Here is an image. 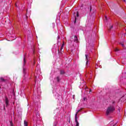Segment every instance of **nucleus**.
<instances>
[{
	"label": "nucleus",
	"instance_id": "obj_1",
	"mask_svg": "<svg viewBox=\"0 0 126 126\" xmlns=\"http://www.w3.org/2000/svg\"><path fill=\"white\" fill-rule=\"evenodd\" d=\"M115 110V107L113 106H110L106 110V116H109L111 113H113Z\"/></svg>",
	"mask_w": 126,
	"mask_h": 126
},
{
	"label": "nucleus",
	"instance_id": "obj_2",
	"mask_svg": "<svg viewBox=\"0 0 126 126\" xmlns=\"http://www.w3.org/2000/svg\"><path fill=\"white\" fill-rule=\"evenodd\" d=\"M75 121L76 123V126H79V123H78V121L77 120V114L75 115Z\"/></svg>",
	"mask_w": 126,
	"mask_h": 126
},
{
	"label": "nucleus",
	"instance_id": "obj_3",
	"mask_svg": "<svg viewBox=\"0 0 126 126\" xmlns=\"http://www.w3.org/2000/svg\"><path fill=\"white\" fill-rule=\"evenodd\" d=\"M5 104H6V107H7L8 106L9 101L8 100V98H7V97H6L5 98Z\"/></svg>",
	"mask_w": 126,
	"mask_h": 126
},
{
	"label": "nucleus",
	"instance_id": "obj_4",
	"mask_svg": "<svg viewBox=\"0 0 126 126\" xmlns=\"http://www.w3.org/2000/svg\"><path fill=\"white\" fill-rule=\"evenodd\" d=\"M76 15H77V17H75V21L74 22V23H76V19H77V17H79V13H78V12H77Z\"/></svg>",
	"mask_w": 126,
	"mask_h": 126
},
{
	"label": "nucleus",
	"instance_id": "obj_5",
	"mask_svg": "<svg viewBox=\"0 0 126 126\" xmlns=\"http://www.w3.org/2000/svg\"><path fill=\"white\" fill-rule=\"evenodd\" d=\"M74 42H75L76 43H78V38H77V36L76 35L74 36Z\"/></svg>",
	"mask_w": 126,
	"mask_h": 126
},
{
	"label": "nucleus",
	"instance_id": "obj_6",
	"mask_svg": "<svg viewBox=\"0 0 126 126\" xmlns=\"http://www.w3.org/2000/svg\"><path fill=\"white\" fill-rule=\"evenodd\" d=\"M0 82L5 83V82H6V80L4 79V78H3V77H1L0 78Z\"/></svg>",
	"mask_w": 126,
	"mask_h": 126
},
{
	"label": "nucleus",
	"instance_id": "obj_7",
	"mask_svg": "<svg viewBox=\"0 0 126 126\" xmlns=\"http://www.w3.org/2000/svg\"><path fill=\"white\" fill-rule=\"evenodd\" d=\"M65 72L63 70H60V74L61 75H63L64 74Z\"/></svg>",
	"mask_w": 126,
	"mask_h": 126
},
{
	"label": "nucleus",
	"instance_id": "obj_8",
	"mask_svg": "<svg viewBox=\"0 0 126 126\" xmlns=\"http://www.w3.org/2000/svg\"><path fill=\"white\" fill-rule=\"evenodd\" d=\"M28 123L26 121H24V126H28Z\"/></svg>",
	"mask_w": 126,
	"mask_h": 126
},
{
	"label": "nucleus",
	"instance_id": "obj_9",
	"mask_svg": "<svg viewBox=\"0 0 126 126\" xmlns=\"http://www.w3.org/2000/svg\"><path fill=\"white\" fill-rule=\"evenodd\" d=\"M26 63V60L25 59V55L24 56V64Z\"/></svg>",
	"mask_w": 126,
	"mask_h": 126
},
{
	"label": "nucleus",
	"instance_id": "obj_10",
	"mask_svg": "<svg viewBox=\"0 0 126 126\" xmlns=\"http://www.w3.org/2000/svg\"><path fill=\"white\" fill-rule=\"evenodd\" d=\"M57 81H58V82H60V80H61V79H60V77H57L56 78Z\"/></svg>",
	"mask_w": 126,
	"mask_h": 126
},
{
	"label": "nucleus",
	"instance_id": "obj_11",
	"mask_svg": "<svg viewBox=\"0 0 126 126\" xmlns=\"http://www.w3.org/2000/svg\"><path fill=\"white\" fill-rule=\"evenodd\" d=\"M113 28V26H109V28L108 29V31H111V29H112Z\"/></svg>",
	"mask_w": 126,
	"mask_h": 126
},
{
	"label": "nucleus",
	"instance_id": "obj_12",
	"mask_svg": "<svg viewBox=\"0 0 126 126\" xmlns=\"http://www.w3.org/2000/svg\"><path fill=\"white\" fill-rule=\"evenodd\" d=\"M114 51L115 52H119V51H120V49L117 48H115V49H114Z\"/></svg>",
	"mask_w": 126,
	"mask_h": 126
},
{
	"label": "nucleus",
	"instance_id": "obj_13",
	"mask_svg": "<svg viewBox=\"0 0 126 126\" xmlns=\"http://www.w3.org/2000/svg\"><path fill=\"white\" fill-rule=\"evenodd\" d=\"M63 48H60V53H62V52H63Z\"/></svg>",
	"mask_w": 126,
	"mask_h": 126
},
{
	"label": "nucleus",
	"instance_id": "obj_14",
	"mask_svg": "<svg viewBox=\"0 0 126 126\" xmlns=\"http://www.w3.org/2000/svg\"><path fill=\"white\" fill-rule=\"evenodd\" d=\"M64 46V42H63V43L62 44V46H61V48H63Z\"/></svg>",
	"mask_w": 126,
	"mask_h": 126
},
{
	"label": "nucleus",
	"instance_id": "obj_15",
	"mask_svg": "<svg viewBox=\"0 0 126 126\" xmlns=\"http://www.w3.org/2000/svg\"><path fill=\"white\" fill-rule=\"evenodd\" d=\"M85 57H86V59L87 61H88V55L87 54L85 55Z\"/></svg>",
	"mask_w": 126,
	"mask_h": 126
},
{
	"label": "nucleus",
	"instance_id": "obj_16",
	"mask_svg": "<svg viewBox=\"0 0 126 126\" xmlns=\"http://www.w3.org/2000/svg\"><path fill=\"white\" fill-rule=\"evenodd\" d=\"M79 112H80V110H79L76 113V115H77V114H78V113H79Z\"/></svg>",
	"mask_w": 126,
	"mask_h": 126
},
{
	"label": "nucleus",
	"instance_id": "obj_17",
	"mask_svg": "<svg viewBox=\"0 0 126 126\" xmlns=\"http://www.w3.org/2000/svg\"><path fill=\"white\" fill-rule=\"evenodd\" d=\"M112 5H113V4L111 3L110 5V7L111 8H112V9H113V7H112Z\"/></svg>",
	"mask_w": 126,
	"mask_h": 126
},
{
	"label": "nucleus",
	"instance_id": "obj_18",
	"mask_svg": "<svg viewBox=\"0 0 126 126\" xmlns=\"http://www.w3.org/2000/svg\"><path fill=\"white\" fill-rule=\"evenodd\" d=\"M26 70V69L24 68L23 71V73H25Z\"/></svg>",
	"mask_w": 126,
	"mask_h": 126
},
{
	"label": "nucleus",
	"instance_id": "obj_19",
	"mask_svg": "<svg viewBox=\"0 0 126 126\" xmlns=\"http://www.w3.org/2000/svg\"><path fill=\"white\" fill-rule=\"evenodd\" d=\"M83 100L84 101H86V100H87V98H86V97H84Z\"/></svg>",
	"mask_w": 126,
	"mask_h": 126
},
{
	"label": "nucleus",
	"instance_id": "obj_20",
	"mask_svg": "<svg viewBox=\"0 0 126 126\" xmlns=\"http://www.w3.org/2000/svg\"><path fill=\"white\" fill-rule=\"evenodd\" d=\"M121 45L122 46V47H125V44L124 43H121Z\"/></svg>",
	"mask_w": 126,
	"mask_h": 126
},
{
	"label": "nucleus",
	"instance_id": "obj_21",
	"mask_svg": "<svg viewBox=\"0 0 126 126\" xmlns=\"http://www.w3.org/2000/svg\"><path fill=\"white\" fill-rule=\"evenodd\" d=\"M11 126H13V125L12 124V123L11 122Z\"/></svg>",
	"mask_w": 126,
	"mask_h": 126
},
{
	"label": "nucleus",
	"instance_id": "obj_22",
	"mask_svg": "<svg viewBox=\"0 0 126 126\" xmlns=\"http://www.w3.org/2000/svg\"><path fill=\"white\" fill-rule=\"evenodd\" d=\"M92 15H95V13H93V14H92Z\"/></svg>",
	"mask_w": 126,
	"mask_h": 126
},
{
	"label": "nucleus",
	"instance_id": "obj_23",
	"mask_svg": "<svg viewBox=\"0 0 126 126\" xmlns=\"http://www.w3.org/2000/svg\"><path fill=\"white\" fill-rule=\"evenodd\" d=\"M87 63H88V61H87L86 62V64H87Z\"/></svg>",
	"mask_w": 126,
	"mask_h": 126
},
{
	"label": "nucleus",
	"instance_id": "obj_24",
	"mask_svg": "<svg viewBox=\"0 0 126 126\" xmlns=\"http://www.w3.org/2000/svg\"><path fill=\"white\" fill-rule=\"evenodd\" d=\"M58 52L60 53V48H58Z\"/></svg>",
	"mask_w": 126,
	"mask_h": 126
},
{
	"label": "nucleus",
	"instance_id": "obj_25",
	"mask_svg": "<svg viewBox=\"0 0 126 126\" xmlns=\"http://www.w3.org/2000/svg\"><path fill=\"white\" fill-rule=\"evenodd\" d=\"M112 104H115V101H113Z\"/></svg>",
	"mask_w": 126,
	"mask_h": 126
},
{
	"label": "nucleus",
	"instance_id": "obj_26",
	"mask_svg": "<svg viewBox=\"0 0 126 126\" xmlns=\"http://www.w3.org/2000/svg\"><path fill=\"white\" fill-rule=\"evenodd\" d=\"M15 6L17 7V4H15Z\"/></svg>",
	"mask_w": 126,
	"mask_h": 126
},
{
	"label": "nucleus",
	"instance_id": "obj_27",
	"mask_svg": "<svg viewBox=\"0 0 126 126\" xmlns=\"http://www.w3.org/2000/svg\"><path fill=\"white\" fill-rule=\"evenodd\" d=\"M105 19L107 20V17L105 16Z\"/></svg>",
	"mask_w": 126,
	"mask_h": 126
},
{
	"label": "nucleus",
	"instance_id": "obj_28",
	"mask_svg": "<svg viewBox=\"0 0 126 126\" xmlns=\"http://www.w3.org/2000/svg\"><path fill=\"white\" fill-rule=\"evenodd\" d=\"M58 39H60V37L59 36H58Z\"/></svg>",
	"mask_w": 126,
	"mask_h": 126
},
{
	"label": "nucleus",
	"instance_id": "obj_29",
	"mask_svg": "<svg viewBox=\"0 0 126 126\" xmlns=\"http://www.w3.org/2000/svg\"><path fill=\"white\" fill-rule=\"evenodd\" d=\"M124 1H125V2H126V0H124Z\"/></svg>",
	"mask_w": 126,
	"mask_h": 126
},
{
	"label": "nucleus",
	"instance_id": "obj_30",
	"mask_svg": "<svg viewBox=\"0 0 126 126\" xmlns=\"http://www.w3.org/2000/svg\"><path fill=\"white\" fill-rule=\"evenodd\" d=\"M73 99H74V96H73Z\"/></svg>",
	"mask_w": 126,
	"mask_h": 126
},
{
	"label": "nucleus",
	"instance_id": "obj_31",
	"mask_svg": "<svg viewBox=\"0 0 126 126\" xmlns=\"http://www.w3.org/2000/svg\"><path fill=\"white\" fill-rule=\"evenodd\" d=\"M90 92H91V90L90 91Z\"/></svg>",
	"mask_w": 126,
	"mask_h": 126
},
{
	"label": "nucleus",
	"instance_id": "obj_32",
	"mask_svg": "<svg viewBox=\"0 0 126 126\" xmlns=\"http://www.w3.org/2000/svg\"><path fill=\"white\" fill-rule=\"evenodd\" d=\"M54 126H57V125H55Z\"/></svg>",
	"mask_w": 126,
	"mask_h": 126
},
{
	"label": "nucleus",
	"instance_id": "obj_33",
	"mask_svg": "<svg viewBox=\"0 0 126 126\" xmlns=\"http://www.w3.org/2000/svg\"><path fill=\"white\" fill-rule=\"evenodd\" d=\"M115 126V125H114V126Z\"/></svg>",
	"mask_w": 126,
	"mask_h": 126
}]
</instances>
